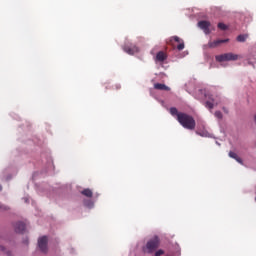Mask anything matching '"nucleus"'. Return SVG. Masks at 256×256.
I'll list each match as a JSON object with an SVG mask.
<instances>
[{
  "instance_id": "obj_1",
  "label": "nucleus",
  "mask_w": 256,
  "mask_h": 256,
  "mask_svg": "<svg viewBox=\"0 0 256 256\" xmlns=\"http://www.w3.org/2000/svg\"><path fill=\"white\" fill-rule=\"evenodd\" d=\"M170 115L172 117H176L178 123L188 131H195V127H197V122L195 121V118L193 116L185 113V112H179L176 107L170 108Z\"/></svg>"
},
{
  "instance_id": "obj_2",
  "label": "nucleus",
  "mask_w": 256,
  "mask_h": 256,
  "mask_svg": "<svg viewBox=\"0 0 256 256\" xmlns=\"http://www.w3.org/2000/svg\"><path fill=\"white\" fill-rule=\"evenodd\" d=\"M157 247H159V237L156 236L147 242L146 247L143 248V251L144 253H153Z\"/></svg>"
},
{
  "instance_id": "obj_3",
  "label": "nucleus",
  "mask_w": 256,
  "mask_h": 256,
  "mask_svg": "<svg viewBox=\"0 0 256 256\" xmlns=\"http://www.w3.org/2000/svg\"><path fill=\"white\" fill-rule=\"evenodd\" d=\"M237 59H239V56L233 53H225L216 56V61H218V63H223V61H237Z\"/></svg>"
},
{
  "instance_id": "obj_4",
  "label": "nucleus",
  "mask_w": 256,
  "mask_h": 256,
  "mask_svg": "<svg viewBox=\"0 0 256 256\" xmlns=\"http://www.w3.org/2000/svg\"><path fill=\"white\" fill-rule=\"evenodd\" d=\"M122 49L128 55H135V53H139V47H137V45H135L131 42H126L123 45Z\"/></svg>"
},
{
  "instance_id": "obj_5",
  "label": "nucleus",
  "mask_w": 256,
  "mask_h": 256,
  "mask_svg": "<svg viewBox=\"0 0 256 256\" xmlns=\"http://www.w3.org/2000/svg\"><path fill=\"white\" fill-rule=\"evenodd\" d=\"M199 29H202V31L205 33V35H209L211 33V22L207 20H202L198 22Z\"/></svg>"
},
{
  "instance_id": "obj_6",
  "label": "nucleus",
  "mask_w": 256,
  "mask_h": 256,
  "mask_svg": "<svg viewBox=\"0 0 256 256\" xmlns=\"http://www.w3.org/2000/svg\"><path fill=\"white\" fill-rule=\"evenodd\" d=\"M47 236H42L38 239V247L42 253H47Z\"/></svg>"
},
{
  "instance_id": "obj_7",
  "label": "nucleus",
  "mask_w": 256,
  "mask_h": 256,
  "mask_svg": "<svg viewBox=\"0 0 256 256\" xmlns=\"http://www.w3.org/2000/svg\"><path fill=\"white\" fill-rule=\"evenodd\" d=\"M171 40L179 43V45L177 46L178 51H183L185 49V42H183V40L178 36H173Z\"/></svg>"
},
{
  "instance_id": "obj_8",
  "label": "nucleus",
  "mask_w": 256,
  "mask_h": 256,
  "mask_svg": "<svg viewBox=\"0 0 256 256\" xmlns=\"http://www.w3.org/2000/svg\"><path fill=\"white\" fill-rule=\"evenodd\" d=\"M15 233H24L25 232V224L21 221H18L14 224Z\"/></svg>"
},
{
  "instance_id": "obj_9",
  "label": "nucleus",
  "mask_w": 256,
  "mask_h": 256,
  "mask_svg": "<svg viewBox=\"0 0 256 256\" xmlns=\"http://www.w3.org/2000/svg\"><path fill=\"white\" fill-rule=\"evenodd\" d=\"M228 42H229V39L215 40L213 42H209L208 46L211 49H214L215 47H219V45H221V43H228Z\"/></svg>"
},
{
  "instance_id": "obj_10",
  "label": "nucleus",
  "mask_w": 256,
  "mask_h": 256,
  "mask_svg": "<svg viewBox=\"0 0 256 256\" xmlns=\"http://www.w3.org/2000/svg\"><path fill=\"white\" fill-rule=\"evenodd\" d=\"M167 60V54H165V52L160 51L156 54V61H158L159 63H163V61Z\"/></svg>"
},
{
  "instance_id": "obj_11",
  "label": "nucleus",
  "mask_w": 256,
  "mask_h": 256,
  "mask_svg": "<svg viewBox=\"0 0 256 256\" xmlns=\"http://www.w3.org/2000/svg\"><path fill=\"white\" fill-rule=\"evenodd\" d=\"M154 89H157L158 91H171V88H169V86L161 83L154 84Z\"/></svg>"
},
{
  "instance_id": "obj_12",
  "label": "nucleus",
  "mask_w": 256,
  "mask_h": 256,
  "mask_svg": "<svg viewBox=\"0 0 256 256\" xmlns=\"http://www.w3.org/2000/svg\"><path fill=\"white\" fill-rule=\"evenodd\" d=\"M228 155L229 157H231V159H235L237 163H240V165H243V159H241V157H239L237 153L230 151Z\"/></svg>"
},
{
  "instance_id": "obj_13",
  "label": "nucleus",
  "mask_w": 256,
  "mask_h": 256,
  "mask_svg": "<svg viewBox=\"0 0 256 256\" xmlns=\"http://www.w3.org/2000/svg\"><path fill=\"white\" fill-rule=\"evenodd\" d=\"M247 39H249V34H240L237 36L236 41H238V43H245Z\"/></svg>"
},
{
  "instance_id": "obj_14",
  "label": "nucleus",
  "mask_w": 256,
  "mask_h": 256,
  "mask_svg": "<svg viewBox=\"0 0 256 256\" xmlns=\"http://www.w3.org/2000/svg\"><path fill=\"white\" fill-rule=\"evenodd\" d=\"M215 105H217V102H215V99H211V101L208 100L205 102V107L207 109H213Z\"/></svg>"
},
{
  "instance_id": "obj_15",
  "label": "nucleus",
  "mask_w": 256,
  "mask_h": 256,
  "mask_svg": "<svg viewBox=\"0 0 256 256\" xmlns=\"http://www.w3.org/2000/svg\"><path fill=\"white\" fill-rule=\"evenodd\" d=\"M85 197H93V191H91V189L86 188L81 192Z\"/></svg>"
},
{
  "instance_id": "obj_16",
  "label": "nucleus",
  "mask_w": 256,
  "mask_h": 256,
  "mask_svg": "<svg viewBox=\"0 0 256 256\" xmlns=\"http://www.w3.org/2000/svg\"><path fill=\"white\" fill-rule=\"evenodd\" d=\"M84 205H85V207H88V209H93L95 204L91 200H85Z\"/></svg>"
},
{
  "instance_id": "obj_17",
  "label": "nucleus",
  "mask_w": 256,
  "mask_h": 256,
  "mask_svg": "<svg viewBox=\"0 0 256 256\" xmlns=\"http://www.w3.org/2000/svg\"><path fill=\"white\" fill-rule=\"evenodd\" d=\"M196 135H200V137H209V132H207V131H196Z\"/></svg>"
},
{
  "instance_id": "obj_18",
  "label": "nucleus",
  "mask_w": 256,
  "mask_h": 256,
  "mask_svg": "<svg viewBox=\"0 0 256 256\" xmlns=\"http://www.w3.org/2000/svg\"><path fill=\"white\" fill-rule=\"evenodd\" d=\"M218 28L221 29V31H227V25L222 22L218 23Z\"/></svg>"
},
{
  "instance_id": "obj_19",
  "label": "nucleus",
  "mask_w": 256,
  "mask_h": 256,
  "mask_svg": "<svg viewBox=\"0 0 256 256\" xmlns=\"http://www.w3.org/2000/svg\"><path fill=\"white\" fill-rule=\"evenodd\" d=\"M214 115L216 119H223V113L221 111H216Z\"/></svg>"
},
{
  "instance_id": "obj_20",
  "label": "nucleus",
  "mask_w": 256,
  "mask_h": 256,
  "mask_svg": "<svg viewBox=\"0 0 256 256\" xmlns=\"http://www.w3.org/2000/svg\"><path fill=\"white\" fill-rule=\"evenodd\" d=\"M164 253H165V251H163V250H158V251H156L155 256H161V255H163Z\"/></svg>"
},
{
  "instance_id": "obj_21",
  "label": "nucleus",
  "mask_w": 256,
  "mask_h": 256,
  "mask_svg": "<svg viewBox=\"0 0 256 256\" xmlns=\"http://www.w3.org/2000/svg\"><path fill=\"white\" fill-rule=\"evenodd\" d=\"M25 203H29V198H24Z\"/></svg>"
},
{
  "instance_id": "obj_22",
  "label": "nucleus",
  "mask_w": 256,
  "mask_h": 256,
  "mask_svg": "<svg viewBox=\"0 0 256 256\" xmlns=\"http://www.w3.org/2000/svg\"><path fill=\"white\" fill-rule=\"evenodd\" d=\"M254 121H255V123H256V114L254 115Z\"/></svg>"
},
{
  "instance_id": "obj_23",
  "label": "nucleus",
  "mask_w": 256,
  "mask_h": 256,
  "mask_svg": "<svg viewBox=\"0 0 256 256\" xmlns=\"http://www.w3.org/2000/svg\"><path fill=\"white\" fill-rule=\"evenodd\" d=\"M0 191H3V187L0 185Z\"/></svg>"
},
{
  "instance_id": "obj_24",
  "label": "nucleus",
  "mask_w": 256,
  "mask_h": 256,
  "mask_svg": "<svg viewBox=\"0 0 256 256\" xmlns=\"http://www.w3.org/2000/svg\"><path fill=\"white\" fill-rule=\"evenodd\" d=\"M1 249H2V251H4V250H5V247L1 246Z\"/></svg>"
},
{
  "instance_id": "obj_25",
  "label": "nucleus",
  "mask_w": 256,
  "mask_h": 256,
  "mask_svg": "<svg viewBox=\"0 0 256 256\" xmlns=\"http://www.w3.org/2000/svg\"><path fill=\"white\" fill-rule=\"evenodd\" d=\"M4 209L7 211L9 209V207H4Z\"/></svg>"
},
{
  "instance_id": "obj_26",
  "label": "nucleus",
  "mask_w": 256,
  "mask_h": 256,
  "mask_svg": "<svg viewBox=\"0 0 256 256\" xmlns=\"http://www.w3.org/2000/svg\"><path fill=\"white\" fill-rule=\"evenodd\" d=\"M0 209H1V206H0Z\"/></svg>"
}]
</instances>
